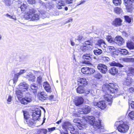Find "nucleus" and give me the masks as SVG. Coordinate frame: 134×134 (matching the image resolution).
Listing matches in <instances>:
<instances>
[{"label": "nucleus", "instance_id": "obj_1", "mask_svg": "<svg viewBox=\"0 0 134 134\" xmlns=\"http://www.w3.org/2000/svg\"><path fill=\"white\" fill-rule=\"evenodd\" d=\"M117 86L115 85L113 83H109L104 85L102 86L103 91L106 93L104 95L103 97L104 99L107 101L110 102L109 104L111 105L112 102L113 95L108 94V93H116L118 90Z\"/></svg>", "mask_w": 134, "mask_h": 134}, {"label": "nucleus", "instance_id": "obj_2", "mask_svg": "<svg viewBox=\"0 0 134 134\" xmlns=\"http://www.w3.org/2000/svg\"><path fill=\"white\" fill-rule=\"evenodd\" d=\"M87 122H88L91 125L93 126L95 130L97 131L98 132H104V127L101 124V121L98 119V120H96L95 118L93 116H88L85 119Z\"/></svg>", "mask_w": 134, "mask_h": 134}, {"label": "nucleus", "instance_id": "obj_3", "mask_svg": "<svg viewBox=\"0 0 134 134\" xmlns=\"http://www.w3.org/2000/svg\"><path fill=\"white\" fill-rule=\"evenodd\" d=\"M22 91L18 89L16 91V96L18 99L20 100V102L22 104H26L31 102L32 100L31 96L30 94H27L24 98L20 100L22 97L23 93Z\"/></svg>", "mask_w": 134, "mask_h": 134}, {"label": "nucleus", "instance_id": "obj_4", "mask_svg": "<svg viewBox=\"0 0 134 134\" xmlns=\"http://www.w3.org/2000/svg\"><path fill=\"white\" fill-rule=\"evenodd\" d=\"M62 127L63 129L66 131L69 130L71 134L79 133V130L77 128V127L75 126L69 122H65L63 125Z\"/></svg>", "mask_w": 134, "mask_h": 134}, {"label": "nucleus", "instance_id": "obj_5", "mask_svg": "<svg viewBox=\"0 0 134 134\" xmlns=\"http://www.w3.org/2000/svg\"><path fill=\"white\" fill-rule=\"evenodd\" d=\"M26 14L25 15V18L30 20H37L39 19V13L36 12V10L31 8L29 9V11L27 12Z\"/></svg>", "mask_w": 134, "mask_h": 134}, {"label": "nucleus", "instance_id": "obj_6", "mask_svg": "<svg viewBox=\"0 0 134 134\" xmlns=\"http://www.w3.org/2000/svg\"><path fill=\"white\" fill-rule=\"evenodd\" d=\"M115 125H116L118 131L121 133L126 132L129 128L128 125L122 121L116 122Z\"/></svg>", "mask_w": 134, "mask_h": 134}, {"label": "nucleus", "instance_id": "obj_7", "mask_svg": "<svg viewBox=\"0 0 134 134\" xmlns=\"http://www.w3.org/2000/svg\"><path fill=\"white\" fill-rule=\"evenodd\" d=\"M106 39L109 42L117 44L118 45L121 46L124 43V40L123 38L120 36L116 37L114 39H113L110 36L107 37Z\"/></svg>", "mask_w": 134, "mask_h": 134}, {"label": "nucleus", "instance_id": "obj_8", "mask_svg": "<svg viewBox=\"0 0 134 134\" xmlns=\"http://www.w3.org/2000/svg\"><path fill=\"white\" fill-rule=\"evenodd\" d=\"M77 92L79 93L83 94L84 92L86 94L91 93L93 96H94L96 93L92 90H88V91H85V87L79 85L78 87L76 89Z\"/></svg>", "mask_w": 134, "mask_h": 134}, {"label": "nucleus", "instance_id": "obj_9", "mask_svg": "<svg viewBox=\"0 0 134 134\" xmlns=\"http://www.w3.org/2000/svg\"><path fill=\"white\" fill-rule=\"evenodd\" d=\"M82 58L83 59H86L89 60L87 61L85 60L83 62V63L89 65H92V63L90 61L92 58V56L90 53H86L83 54L82 56Z\"/></svg>", "mask_w": 134, "mask_h": 134}, {"label": "nucleus", "instance_id": "obj_10", "mask_svg": "<svg viewBox=\"0 0 134 134\" xmlns=\"http://www.w3.org/2000/svg\"><path fill=\"white\" fill-rule=\"evenodd\" d=\"M81 71L84 74L91 75L95 72V70L91 67H84L81 69Z\"/></svg>", "mask_w": 134, "mask_h": 134}, {"label": "nucleus", "instance_id": "obj_11", "mask_svg": "<svg viewBox=\"0 0 134 134\" xmlns=\"http://www.w3.org/2000/svg\"><path fill=\"white\" fill-rule=\"evenodd\" d=\"M34 119L30 118L24 120L25 124L29 127H33L35 126L36 122Z\"/></svg>", "mask_w": 134, "mask_h": 134}, {"label": "nucleus", "instance_id": "obj_12", "mask_svg": "<svg viewBox=\"0 0 134 134\" xmlns=\"http://www.w3.org/2000/svg\"><path fill=\"white\" fill-rule=\"evenodd\" d=\"M125 3L126 9L128 12H131L133 9L132 4L134 0H124Z\"/></svg>", "mask_w": 134, "mask_h": 134}, {"label": "nucleus", "instance_id": "obj_13", "mask_svg": "<svg viewBox=\"0 0 134 134\" xmlns=\"http://www.w3.org/2000/svg\"><path fill=\"white\" fill-rule=\"evenodd\" d=\"M97 69L102 73L105 74L107 71V67L103 64H99L97 66Z\"/></svg>", "mask_w": 134, "mask_h": 134}, {"label": "nucleus", "instance_id": "obj_14", "mask_svg": "<svg viewBox=\"0 0 134 134\" xmlns=\"http://www.w3.org/2000/svg\"><path fill=\"white\" fill-rule=\"evenodd\" d=\"M41 111L40 109H37L33 112L32 115V119L35 121L38 120L41 116Z\"/></svg>", "mask_w": 134, "mask_h": 134}, {"label": "nucleus", "instance_id": "obj_15", "mask_svg": "<svg viewBox=\"0 0 134 134\" xmlns=\"http://www.w3.org/2000/svg\"><path fill=\"white\" fill-rule=\"evenodd\" d=\"M18 86V89L22 91V92L26 91L29 88L28 85L25 82L20 83Z\"/></svg>", "mask_w": 134, "mask_h": 134}, {"label": "nucleus", "instance_id": "obj_16", "mask_svg": "<svg viewBox=\"0 0 134 134\" xmlns=\"http://www.w3.org/2000/svg\"><path fill=\"white\" fill-rule=\"evenodd\" d=\"M38 98L42 101L43 100H45L48 98V95L46 92L42 91L38 93Z\"/></svg>", "mask_w": 134, "mask_h": 134}, {"label": "nucleus", "instance_id": "obj_17", "mask_svg": "<svg viewBox=\"0 0 134 134\" xmlns=\"http://www.w3.org/2000/svg\"><path fill=\"white\" fill-rule=\"evenodd\" d=\"M73 122L75 123V125L79 129H82L83 128L82 126H84V124L82 123L78 118L75 119L73 120Z\"/></svg>", "mask_w": 134, "mask_h": 134}, {"label": "nucleus", "instance_id": "obj_18", "mask_svg": "<svg viewBox=\"0 0 134 134\" xmlns=\"http://www.w3.org/2000/svg\"><path fill=\"white\" fill-rule=\"evenodd\" d=\"M94 105L97 106L99 108L102 109H104L106 107L105 102L103 101H100L98 102H94Z\"/></svg>", "mask_w": 134, "mask_h": 134}, {"label": "nucleus", "instance_id": "obj_19", "mask_svg": "<svg viewBox=\"0 0 134 134\" xmlns=\"http://www.w3.org/2000/svg\"><path fill=\"white\" fill-rule=\"evenodd\" d=\"M122 22V20L120 18H117L112 22V24L114 26L118 27L121 25Z\"/></svg>", "mask_w": 134, "mask_h": 134}, {"label": "nucleus", "instance_id": "obj_20", "mask_svg": "<svg viewBox=\"0 0 134 134\" xmlns=\"http://www.w3.org/2000/svg\"><path fill=\"white\" fill-rule=\"evenodd\" d=\"M78 82H79V85H81L85 87L88 84L87 81V80L83 78H79L78 79Z\"/></svg>", "mask_w": 134, "mask_h": 134}, {"label": "nucleus", "instance_id": "obj_21", "mask_svg": "<svg viewBox=\"0 0 134 134\" xmlns=\"http://www.w3.org/2000/svg\"><path fill=\"white\" fill-rule=\"evenodd\" d=\"M65 2L63 0H58L56 2V5L57 8L58 9H62V6L65 5Z\"/></svg>", "mask_w": 134, "mask_h": 134}, {"label": "nucleus", "instance_id": "obj_22", "mask_svg": "<svg viewBox=\"0 0 134 134\" xmlns=\"http://www.w3.org/2000/svg\"><path fill=\"white\" fill-rule=\"evenodd\" d=\"M83 98L81 97H77L75 98V103L76 106H78L82 104L83 102Z\"/></svg>", "mask_w": 134, "mask_h": 134}, {"label": "nucleus", "instance_id": "obj_23", "mask_svg": "<svg viewBox=\"0 0 134 134\" xmlns=\"http://www.w3.org/2000/svg\"><path fill=\"white\" fill-rule=\"evenodd\" d=\"M91 108L90 107L87 105H86L84 106L82 109V111H80L79 113L81 114H88L91 111Z\"/></svg>", "mask_w": 134, "mask_h": 134}, {"label": "nucleus", "instance_id": "obj_24", "mask_svg": "<svg viewBox=\"0 0 134 134\" xmlns=\"http://www.w3.org/2000/svg\"><path fill=\"white\" fill-rule=\"evenodd\" d=\"M96 45V46L97 45L99 46L103 49L106 48L107 46L104 41L102 39L98 40L97 43Z\"/></svg>", "mask_w": 134, "mask_h": 134}, {"label": "nucleus", "instance_id": "obj_25", "mask_svg": "<svg viewBox=\"0 0 134 134\" xmlns=\"http://www.w3.org/2000/svg\"><path fill=\"white\" fill-rule=\"evenodd\" d=\"M43 87L45 90L48 92L51 93V88L49 83L46 82H44L43 84Z\"/></svg>", "mask_w": 134, "mask_h": 134}, {"label": "nucleus", "instance_id": "obj_26", "mask_svg": "<svg viewBox=\"0 0 134 134\" xmlns=\"http://www.w3.org/2000/svg\"><path fill=\"white\" fill-rule=\"evenodd\" d=\"M25 77L29 81L32 82L34 81L35 79V76L31 73H29Z\"/></svg>", "mask_w": 134, "mask_h": 134}, {"label": "nucleus", "instance_id": "obj_27", "mask_svg": "<svg viewBox=\"0 0 134 134\" xmlns=\"http://www.w3.org/2000/svg\"><path fill=\"white\" fill-rule=\"evenodd\" d=\"M81 50L82 51L84 52H86L88 51H90L93 49V47L87 46L85 45L81 46L80 47Z\"/></svg>", "mask_w": 134, "mask_h": 134}, {"label": "nucleus", "instance_id": "obj_28", "mask_svg": "<svg viewBox=\"0 0 134 134\" xmlns=\"http://www.w3.org/2000/svg\"><path fill=\"white\" fill-rule=\"evenodd\" d=\"M127 76H132L134 75V68L132 67H129L127 72Z\"/></svg>", "mask_w": 134, "mask_h": 134}, {"label": "nucleus", "instance_id": "obj_29", "mask_svg": "<svg viewBox=\"0 0 134 134\" xmlns=\"http://www.w3.org/2000/svg\"><path fill=\"white\" fill-rule=\"evenodd\" d=\"M127 47L130 49H134V43L131 41H128L126 43Z\"/></svg>", "mask_w": 134, "mask_h": 134}, {"label": "nucleus", "instance_id": "obj_30", "mask_svg": "<svg viewBox=\"0 0 134 134\" xmlns=\"http://www.w3.org/2000/svg\"><path fill=\"white\" fill-rule=\"evenodd\" d=\"M118 72V69L115 67L111 68L109 70V72L113 75H115Z\"/></svg>", "mask_w": 134, "mask_h": 134}, {"label": "nucleus", "instance_id": "obj_31", "mask_svg": "<svg viewBox=\"0 0 134 134\" xmlns=\"http://www.w3.org/2000/svg\"><path fill=\"white\" fill-rule=\"evenodd\" d=\"M37 134H46L47 131L45 129H40L37 130Z\"/></svg>", "mask_w": 134, "mask_h": 134}, {"label": "nucleus", "instance_id": "obj_32", "mask_svg": "<svg viewBox=\"0 0 134 134\" xmlns=\"http://www.w3.org/2000/svg\"><path fill=\"white\" fill-rule=\"evenodd\" d=\"M21 3V5L20 7L19 8L21 11H24L27 8V4L24 3Z\"/></svg>", "mask_w": 134, "mask_h": 134}, {"label": "nucleus", "instance_id": "obj_33", "mask_svg": "<svg viewBox=\"0 0 134 134\" xmlns=\"http://www.w3.org/2000/svg\"><path fill=\"white\" fill-rule=\"evenodd\" d=\"M111 66H116L120 67H122L124 66L123 65L119 63H117L114 61L111 63L110 64Z\"/></svg>", "mask_w": 134, "mask_h": 134}, {"label": "nucleus", "instance_id": "obj_34", "mask_svg": "<svg viewBox=\"0 0 134 134\" xmlns=\"http://www.w3.org/2000/svg\"><path fill=\"white\" fill-rule=\"evenodd\" d=\"M93 52L95 55H98L101 54L103 52L101 49L97 48V49L94 50Z\"/></svg>", "mask_w": 134, "mask_h": 134}, {"label": "nucleus", "instance_id": "obj_35", "mask_svg": "<svg viewBox=\"0 0 134 134\" xmlns=\"http://www.w3.org/2000/svg\"><path fill=\"white\" fill-rule=\"evenodd\" d=\"M83 44V45H85L87 46H88L89 47H91L92 46V47L93 48L92 42H91L89 40L85 41L84 42V43Z\"/></svg>", "mask_w": 134, "mask_h": 134}, {"label": "nucleus", "instance_id": "obj_36", "mask_svg": "<svg viewBox=\"0 0 134 134\" xmlns=\"http://www.w3.org/2000/svg\"><path fill=\"white\" fill-rule=\"evenodd\" d=\"M131 78L127 77L126 80L124 82V84L126 85H130L131 83Z\"/></svg>", "mask_w": 134, "mask_h": 134}, {"label": "nucleus", "instance_id": "obj_37", "mask_svg": "<svg viewBox=\"0 0 134 134\" xmlns=\"http://www.w3.org/2000/svg\"><path fill=\"white\" fill-rule=\"evenodd\" d=\"M94 76L96 78L100 79L102 77V75L99 72L96 71L94 74Z\"/></svg>", "mask_w": 134, "mask_h": 134}, {"label": "nucleus", "instance_id": "obj_38", "mask_svg": "<svg viewBox=\"0 0 134 134\" xmlns=\"http://www.w3.org/2000/svg\"><path fill=\"white\" fill-rule=\"evenodd\" d=\"M118 51L119 53L122 54L126 55L128 54V53L127 50L125 49H119Z\"/></svg>", "mask_w": 134, "mask_h": 134}, {"label": "nucleus", "instance_id": "obj_39", "mask_svg": "<svg viewBox=\"0 0 134 134\" xmlns=\"http://www.w3.org/2000/svg\"><path fill=\"white\" fill-rule=\"evenodd\" d=\"M30 87L32 90H34V92L36 91L38 89L37 85L34 83L31 84L30 85Z\"/></svg>", "mask_w": 134, "mask_h": 134}, {"label": "nucleus", "instance_id": "obj_40", "mask_svg": "<svg viewBox=\"0 0 134 134\" xmlns=\"http://www.w3.org/2000/svg\"><path fill=\"white\" fill-rule=\"evenodd\" d=\"M3 1L7 6H10L12 4L10 0H3Z\"/></svg>", "mask_w": 134, "mask_h": 134}, {"label": "nucleus", "instance_id": "obj_41", "mask_svg": "<svg viewBox=\"0 0 134 134\" xmlns=\"http://www.w3.org/2000/svg\"><path fill=\"white\" fill-rule=\"evenodd\" d=\"M23 115L24 116V119H27L28 118H30L29 117V115L28 112L26 111H23Z\"/></svg>", "mask_w": 134, "mask_h": 134}, {"label": "nucleus", "instance_id": "obj_42", "mask_svg": "<svg viewBox=\"0 0 134 134\" xmlns=\"http://www.w3.org/2000/svg\"><path fill=\"white\" fill-rule=\"evenodd\" d=\"M113 2L116 6L120 5L121 3V0H113Z\"/></svg>", "mask_w": 134, "mask_h": 134}, {"label": "nucleus", "instance_id": "obj_43", "mask_svg": "<svg viewBox=\"0 0 134 134\" xmlns=\"http://www.w3.org/2000/svg\"><path fill=\"white\" fill-rule=\"evenodd\" d=\"M114 11L117 14H119L122 12V9L118 7H116L114 8Z\"/></svg>", "mask_w": 134, "mask_h": 134}, {"label": "nucleus", "instance_id": "obj_44", "mask_svg": "<svg viewBox=\"0 0 134 134\" xmlns=\"http://www.w3.org/2000/svg\"><path fill=\"white\" fill-rule=\"evenodd\" d=\"M124 61L127 62H134V58L132 57L126 58L124 59Z\"/></svg>", "mask_w": 134, "mask_h": 134}, {"label": "nucleus", "instance_id": "obj_45", "mask_svg": "<svg viewBox=\"0 0 134 134\" xmlns=\"http://www.w3.org/2000/svg\"><path fill=\"white\" fill-rule=\"evenodd\" d=\"M128 116L132 120L134 119V111H132L129 113Z\"/></svg>", "mask_w": 134, "mask_h": 134}, {"label": "nucleus", "instance_id": "obj_46", "mask_svg": "<svg viewBox=\"0 0 134 134\" xmlns=\"http://www.w3.org/2000/svg\"><path fill=\"white\" fill-rule=\"evenodd\" d=\"M19 76L16 74H15L14 77L13 78V81L14 83H15L17 82Z\"/></svg>", "mask_w": 134, "mask_h": 134}, {"label": "nucleus", "instance_id": "obj_47", "mask_svg": "<svg viewBox=\"0 0 134 134\" xmlns=\"http://www.w3.org/2000/svg\"><path fill=\"white\" fill-rule=\"evenodd\" d=\"M5 16L8 18H9L10 19H12L15 20H16V18L15 16H14L13 15L12 16L10 15L8 13H7L5 15Z\"/></svg>", "mask_w": 134, "mask_h": 134}, {"label": "nucleus", "instance_id": "obj_48", "mask_svg": "<svg viewBox=\"0 0 134 134\" xmlns=\"http://www.w3.org/2000/svg\"><path fill=\"white\" fill-rule=\"evenodd\" d=\"M125 20L129 23H130L131 22V18L128 16H124Z\"/></svg>", "mask_w": 134, "mask_h": 134}, {"label": "nucleus", "instance_id": "obj_49", "mask_svg": "<svg viewBox=\"0 0 134 134\" xmlns=\"http://www.w3.org/2000/svg\"><path fill=\"white\" fill-rule=\"evenodd\" d=\"M26 71V70H20V71L19 72L16 74L19 76L20 75H21L23 74Z\"/></svg>", "mask_w": 134, "mask_h": 134}, {"label": "nucleus", "instance_id": "obj_50", "mask_svg": "<svg viewBox=\"0 0 134 134\" xmlns=\"http://www.w3.org/2000/svg\"><path fill=\"white\" fill-rule=\"evenodd\" d=\"M76 0H65V2L66 4H71L75 2Z\"/></svg>", "mask_w": 134, "mask_h": 134}, {"label": "nucleus", "instance_id": "obj_51", "mask_svg": "<svg viewBox=\"0 0 134 134\" xmlns=\"http://www.w3.org/2000/svg\"><path fill=\"white\" fill-rule=\"evenodd\" d=\"M12 97L10 95H9V96L8 97L7 100V103L8 104H10V102H11L12 101Z\"/></svg>", "mask_w": 134, "mask_h": 134}, {"label": "nucleus", "instance_id": "obj_52", "mask_svg": "<svg viewBox=\"0 0 134 134\" xmlns=\"http://www.w3.org/2000/svg\"><path fill=\"white\" fill-rule=\"evenodd\" d=\"M102 59L106 62H108L110 60V59L108 57H102Z\"/></svg>", "mask_w": 134, "mask_h": 134}, {"label": "nucleus", "instance_id": "obj_53", "mask_svg": "<svg viewBox=\"0 0 134 134\" xmlns=\"http://www.w3.org/2000/svg\"><path fill=\"white\" fill-rule=\"evenodd\" d=\"M37 81L39 84H40L42 81V77L41 76L37 77Z\"/></svg>", "mask_w": 134, "mask_h": 134}, {"label": "nucleus", "instance_id": "obj_54", "mask_svg": "<svg viewBox=\"0 0 134 134\" xmlns=\"http://www.w3.org/2000/svg\"><path fill=\"white\" fill-rule=\"evenodd\" d=\"M55 127H53L51 128H48V131L49 132H51L54 130H55Z\"/></svg>", "mask_w": 134, "mask_h": 134}, {"label": "nucleus", "instance_id": "obj_55", "mask_svg": "<svg viewBox=\"0 0 134 134\" xmlns=\"http://www.w3.org/2000/svg\"><path fill=\"white\" fill-rule=\"evenodd\" d=\"M28 2L30 4H34L35 2V0H28Z\"/></svg>", "mask_w": 134, "mask_h": 134}, {"label": "nucleus", "instance_id": "obj_56", "mask_svg": "<svg viewBox=\"0 0 134 134\" xmlns=\"http://www.w3.org/2000/svg\"><path fill=\"white\" fill-rule=\"evenodd\" d=\"M83 37L81 35H79L77 39L78 40L81 41L83 39Z\"/></svg>", "mask_w": 134, "mask_h": 134}, {"label": "nucleus", "instance_id": "obj_57", "mask_svg": "<svg viewBox=\"0 0 134 134\" xmlns=\"http://www.w3.org/2000/svg\"><path fill=\"white\" fill-rule=\"evenodd\" d=\"M130 105L132 108L134 109V102H132V103H131Z\"/></svg>", "mask_w": 134, "mask_h": 134}, {"label": "nucleus", "instance_id": "obj_58", "mask_svg": "<svg viewBox=\"0 0 134 134\" xmlns=\"http://www.w3.org/2000/svg\"><path fill=\"white\" fill-rule=\"evenodd\" d=\"M104 3L109 4L110 2V0H103Z\"/></svg>", "mask_w": 134, "mask_h": 134}, {"label": "nucleus", "instance_id": "obj_59", "mask_svg": "<svg viewBox=\"0 0 134 134\" xmlns=\"http://www.w3.org/2000/svg\"><path fill=\"white\" fill-rule=\"evenodd\" d=\"M129 90L131 92L132 91L134 92V87H130L129 88Z\"/></svg>", "mask_w": 134, "mask_h": 134}, {"label": "nucleus", "instance_id": "obj_60", "mask_svg": "<svg viewBox=\"0 0 134 134\" xmlns=\"http://www.w3.org/2000/svg\"><path fill=\"white\" fill-rule=\"evenodd\" d=\"M72 19H70L66 21V23H68L72 21Z\"/></svg>", "mask_w": 134, "mask_h": 134}, {"label": "nucleus", "instance_id": "obj_61", "mask_svg": "<svg viewBox=\"0 0 134 134\" xmlns=\"http://www.w3.org/2000/svg\"><path fill=\"white\" fill-rule=\"evenodd\" d=\"M60 133L61 134H68L67 132H64L63 131H60Z\"/></svg>", "mask_w": 134, "mask_h": 134}, {"label": "nucleus", "instance_id": "obj_62", "mask_svg": "<svg viewBox=\"0 0 134 134\" xmlns=\"http://www.w3.org/2000/svg\"><path fill=\"white\" fill-rule=\"evenodd\" d=\"M74 115L76 116L79 117L80 116V114L78 113L74 114Z\"/></svg>", "mask_w": 134, "mask_h": 134}, {"label": "nucleus", "instance_id": "obj_63", "mask_svg": "<svg viewBox=\"0 0 134 134\" xmlns=\"http://www.w3.org/2000/svg\"><path fill=\"white\" fill-rule=\"evenodd\" d=\"M71 44L72 46H74L75 45V43L72 41H71Z\"/></svg>", "mask_w": 134, "mask_h": 134}, {"label": "nucleus", "instance_id": "obj_64", "mask_svg": "<svg viewBox=\"0 0 134 134\" xmlns=\"http://www.w3.org/2000/svg\"><path fill=\"white\" fill-rule=\"evenodd\" d=\"M85 2V1H81L80 3L78 4H77V5H80V4H83V3H84Z\"/></svg>", "mask_w": 134, "mask_h": 134}]
</instances>
